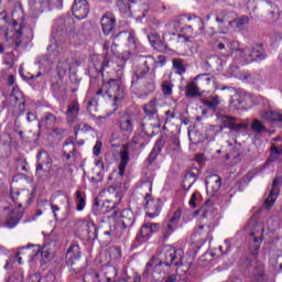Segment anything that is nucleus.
<instances>
[{
  "mask_svg": "<svg viewBox=\"0 0 282 282\" xmlns=\"http://www.w3.org/2000/svg\"><path fill=\"white\" fill-rule=\"evenodd\" d=\"M148 40L154 50H160V47H162V40L160 39V35L151 33L148 35Z\"/></svg>",
  "mask_w": 282,
  "mask_h": 282,
  "instance_id": "41",
  "label": "nucleus"
},
{
  "mask_svg": "<svg viewBox=\"0 0 282 282\" xmlns=\"http://www.w3.org/2000/svg\"><path fill=\"white\" fill-rule=\"evenodd\" d=\"M143 113L148 118H158V99H152L143 106Z\"/></svg>",
  "mask_w": 282,
  "mask_h": 282,
  "instance_id": "28",
  "label": "nucleus"
},
{
  "mask_svg": "<svg viewBox=\"0 0 282 282\" xmlns=\"http://www.w3.org/2000/svg\"><path fill=\"white\" fill-rule=\"evenodd\" d=\"M79 113H80V105L78 104V100L70 101L66 111L67 121L70 124H74V122L78 120Z\"/></svg>",
  "mask_w": 282,
  "mask_h": 282,
  "instance_id": "22",
  "label": "nucleus"
},
{
  "mask_svg": "<svg viewBox=\"0 0 282 282\" xmlns=\"http://www.w3.org/2000/svg\"><path fill=\"white\" fill-rule=\"evenodd\" d=\"M164 59L155 61L153 56H147L144 61V65L147 67V72L144 73H135L132 77V83H138V78H144L147 74H149V69H155V67H163Z\"/></svg>",
  "mask_w": 282,
  "mask_h": 282,
  "instance_id": "15",
  "label": "nucleus"
},
{
  "mask_svg": "<svg viewBox=\"0 0 282 282\" xmlns=\"http://www.w3.org/2000/svg\"><path fill=\"white\" fill-rule=\"evenodd\" d=\"M84 282H100V275L96 271H90L84 275Z\"/></svg>",
  "mask_w": 282,
  "mask_h": 282,
  "instance_id": "50",
  "label": "nucleus"
},
{
  "mask_svg": "<svg viewBox=\"0 0 282 282\" xmlns=\"http://www.w3.org/2000/svg\"><path fill=\"white\" fill-rule=\"evenodd\" d=\"M127 41L128 45L135 47V35L131 32L122 31L119 34L115 35V41Z\"/></svg>",
  "mask_w": 282,
  "mask_h": 282,
  "instance_id": "30",
  "label": "nucleus"
},
{
  "mask_svg": "<svg viewBox=\"0 0 282 282\" xmlns=\"http://www.w3.org/2000/svg\"><path fill=\"white\" fill-rule=\"evenodd\" d=\"M119 155H120L119 175L122 177V175H124L127 164H129V145L123 144L119 151Z\"/></svg>",
  "mask_w": 282,
  "mask_h": 282,
  "instance_id": "24",
  "label": "nucleus"
},
{
  "mask_svg": "<svg viewBox=\"0 0 282 282\" xmlns=\"http://www.w3.org/2000/svg\"><path fill=\"white\" fill-rule=\"evenodd\" d=\"M248 23H250V19L247 15H242L239 19H236L234 17V24H236V28H238V30H241V28H245V25H248Z\"/></svg>",
  "mask_w": 282,
  "mask_h": 282,
  "instance_id": "51",
  "label": "nucleus"
},
{
  "mask_svg": "<svg viewBox=\"0 0 282 282\" xmlns=\"http://www.w3.org/2000/svg\"><path fill=\"white\" fill-rule=\"evenodd\" d=\"M30 10L35 17L50 12L54 8H63V0H30Z\"/></svg>",
  "mask_w": 282,
  "mask_h": 282,
  "instance_id": "6",
  "label": "nucleus"
},
{
  "mask_svg": "<svg viewBox=\"0 0 282 282\" xmlns=\"http://www.w3.org/2000/svg\"><path fill=\"white\" fill-rule=\"evenodd\" d=\"M108 252L111 261H118L119 259H122V250L118 247H110Z\"/></svg>",
  "mask_w": 282,
  "mask_h": 282,
  "instance_id": "44",
  "label": "nucleus"
},
{
  "mask_svg": "<svg viewBox=\"0 0 282 282\" xmlns=\"http://www.w3.org/2000/svg\"><path fill=\"white\" fill-rule=\"evenodd\" d=\"M75 135H78V131H83L84 133H87V131H91V127L85 122L78 123L75 127Z\"/></svg>",
  "mask_w": 282,
  "mask_h": 282,
  "instance_id": "56",
  "label": "nucleus"
},
{
  "mask_svg": "<svg viewBox=\"0 0 282 282\" xmlns=\"http://www.w3.org/2000/svg\"><path fill=\"white\" fill-rule=\"evenodd\" d=\"M206 191L209 197H215L221 188V177L217 174L209 175L206 181Z\"/></svg>",
  "mask_w": 282,
  "mask_h": 282,
  "instance_id": "14",
  "label": "nucleus"
},
{
  "mask_svg": "<svg viewBox=\"0 0 282 282\" xmlns=\"http://www.w3.org/2000/svg\"><path fill=\"white\" fill-rule=\"evenodd\" d=\"M100 23L104 34L109 36V34H111L116 28V17H113L112 13H106L102 15Z\"/></svg>",
  "mask_w": 282,
  "mask_h": 282,
  "instance_id": "18",
  "label": "nucleus"
},
{
  "mask_svg": "<svg viewBox=\"0 0 282 282\" xmlns=\"http://www.w3.org/2000/svg\"><path fill=\"white\" fill-rule=\"evenodd\" d=\"M67 204L69 206V198L62 194H54L51 197L50 206L55 221H58V213H61V204Z\"/></svg>",
  "mask_w": 282,
  "mask_h": 282,
  "instance_id": "13",
  "label": "nucleus"
},
{
  "mask_svg": "<svg viewBox=\"0 0 282 282\" xmlns=\"http://www.w3.org/2000/svg\"><path fill=\"white\" fill-rule=\"evenodd\" d=\"M19 105L20 115L25 111V100H23V93L17 87L12 89V93L7 96V100L4 101V107H17Z\"/></svg>",
  "mask_w": 282,
  "mask_h": 282,
  "instance_id": "8",
  "label": "nucleus"
},
{
  "mask_svg": "<svg viewBox=\"0 0 282 282\" xmlns=\"http://www.w3.org/2000/svg\"><path fill=\"white\" fill-rule=\"evenodd\" d=\"M265 58V54L261 50V47H253V48H245V53L242 54V58H240V63H254V61H263Z\"/></svg>",
  "mask_w": 282,
  "mask_h": 282,
  "instance_id": "9",
  "label": "nucleus"
},
{
  "mask_svg": "<svg viewBox=\"0 0 282 282\" xmlns=\"http://www.w3.org/2000/svg\"><path fill=\"white\" fill-rule=\"evenodd\" d=\"M175 224L171 223V220L166 224V227L164 229L163 237L164 239H169L172 232H175Z\"/></svg>",
  "mask_w": 282,
  "mask_h": 282,
  "instance_id": "55",
  "label": "nucleus"
},
{
  "mask_svg": "<svg viewBox=\"0 0 282 282\" xmlns=\"http://www.w3.org/2000/svg\"><path fill=\"white\" fill-rule=\"evenodd\" d=\"M96 95L101 96L102 98H108V100L116 106L124 100V88L120 80L110 79L101 85Z\"/></svg>",
  "mask_w": 282,
  "mask_h": 282,
  "instance_id": "4",
  "label": "nucleus"
},
{
  "mask_svg": "<svg viewBox=\"0 0 282 282\" xmlns=\"http://www.w3.org/2000/svg\"><path fill=\"white\" fill-rule=\"evenodd\" d=\"M213 234V228L208 225H200L196 229V235L202 238L203 243H206Z\"/></svg>",
  "mask_w": 282,
  "mask_h": 282,
  "instance_id": "31",
  "label": "nucleus"
},
{
  "mask_svg": "<svg viewBox=\"0 0 282 282\" xmlns=\"http://www.w3.org/2000/svg\"><path fill=\"white\" fill-rule=\"evenodd\" d=\"M145 204V215L153 219V217H158L160 215V210H162V207L160 205V199H152L151 194L147 193L144 197Z\"/></svg>",
  "mask_w": 282,
  "mask_h": 282,
  "instance_id": "10",
  "label": "nucleus"
},
{
  "mask_svg": "<svg viewBox=\"0 0 282 282\" xmlns=\"http://www.w3.org/2000/svg\"><path fill=\"white\" fill-rule=\"evenodd\" d=\"M117 6L121 12H129L130 7L127 4V0H118Z\"/></svg>",
  "mask_w": 282,
  "mask_h": 282,
  "instance_id": "61",
  "label": "nucleus"
},
{
  "mask_svg": "<svg viewBox=\"0 0 282 282\" xmlns=\"http://www.w3.org/2000/svg\"><path fill=\"white\" fill-rule=\"evenodd\" d=\"M202 87L199 86L197 79H194L186 89V96H199Z\"/></svg>",
  "mask_w": 282,
  "mask_h": 282,
  "instance_id": "38",
  "label": "nucleus"
},
{
  "mask_svg": "<svg viewBox=\"0 0 282 282\" xmlns=\"http://www.w3.org/2000/svg\"><path fill=\"white\" fill-rule=\"evenodd\" d=\"M173 67L176 72V74H184L186 72V68H184V62L182 59L175 58L173 59Z\"/></svg>",
  "mask_w": 282,
  "mask_h": 282,
  "instance_id": "52",
  "label": "nucleus"
},
{
  "mask_svg": "<svg viewBox=\"0 0 282 282\" xmlns=\"http://www.w3.org/2000/svg\"><path fill=\"white\" fill-rule=\"evenodd\" d=\"M263 265H259L253 273L251 282H268V278L263 276Z\"/></svg>",
  "mask_w": 282,
  "mask_h": 282,
  "instance_id": "40",
  "label": "nucleus"
},
{
  "mask_svg": "<svg viewBox=\"0 0 282 282\" xmlns=\"http://www.w3.org/2000/svg\"><path fill=\"white\" fill-rule=\"evenodd\" d=\"M159 30H161L163 39H166V36H175L177 25H175V22H169L164 26H160Z\"/></svg>",
  "mask_w": 282,
  "mask_h": 282,
  "instance_id": "33",
  "label": "nucleus"
},
{
  "mask_svg": "<svg viewBox=\"0 0 282 282\" xmlns=\"http://www.w3.org/2000/svg\"><path fill=\"white\" fill-rule=\"evenodd\" d=\"M102 151V142L101 141H96L94 148H93V153L96 158H98V155H100Z\"/></svg>",
  "mask_w": 282,
  "mask_h": 282,
  "instance_id": "62",
  "label": "nucleus"
},
{
  "mask_svg": "<svg viewBox=\"0 0 282 282\" xmlns=\"http://www.w3.org/2000/svg\"><path fill=\"white\" fill-rule=\"evenodd\" d=\"M274 155H282V148H271V158L267 161V164H270V162H274V160H276V156Z\"/></svg>",
  "mask_w": 282,
  "mask_h": 282,
  "instance_id": "58",
  "label": "nucleus"
},
{
  "mask_svg": "<svg viewBox=\"0 0 282 282\" xmlns=\"http://www.w3.org/2000/svg\"><path fill=\"white\" fill-rule=\"evenodd\" d=\"M104 235L107 237H120V234H118V228L116 226L110 227V230L105 231Z\"/></svg>",
  "mask_w": 282,
  "mask_h": 282,
  "instance_id": "64",
  "label": "nucleus"
},
{
  "mask_svg": "<svg viewBox=\"0 0 282 282\" xmlns=\"http://www.w3.org/2000/svg\"><path fill=\"white\" fill-rule=\"evenodd\" d=\"M66 259L70 265H74V263L80 260V247L78 245L70 246L66 252Z\"/></svg>",
  "mask_w": 282,
  "mask_h": 282,
  "instance_id": "27",
  "label": "nucleus"
},
{
  "mask_svg": "<svg viewBox=\"0 0 282 282\" xmlns=\"http://www.w3.org/2000/svg\"><path fill=\"white\" fill-rule=\"evenodd\" d=\"M119 129L123 133H131L133 131V119L129 115H123L119 119Z\"/></svg>",
  "mask_w": 282,
  "mask_h": 282,
  "instance_id": "26",
  "label": "nucleus"
},
{
  "mask_svg": "<svg viewBox=\"0 0 282 282\" xmlns=\"http://www.w3.org/2000/svg\"><path fill=\"white\" fill-rule=\"evenodd\" d=\"M117 6L121 12H129L130 7L127 4V0H118Z\"/></svg>",
  "mask_w": 282,
  "mask_h": 282,
  "instance_id": "60",
  "label": "nucleus"
},
{
  "mask_svg": "<svg viewBox=\"0 0 282 282\" xmlns=\"http://www.w3.org/2000/svg\"><path fill=\"white\" fill-rule=\"evenodd\" d=\"M182 218V209H176L173 217L170 219V224L177 225V221Z\"/></svg>",
  "mask_w": 282,
  "mask_h": 282,
  "instance_id": "63",
  "label": "nucleus"
},
{
  "mask_svg": "<svg viewBox=\"0 0 282 282\" xmlns=\"http://www.w3.org/2000/svg\"><path fill=\"white\" fill-rule=\"evenodd\" d=\"M261 118L267 122H282V115L272 110L263 112Z\"/></svg>",
  "mask_w": 282,
  "mask_h": 282,
  "instance_id": "34",
  "label": "nucleus"
},
{
  "mask_svg": "<svg viewBox=\"0 0 282 282\" xmlns=\"http://www.w3.org/2000/svg\"><path fill=\"white\" fill-rule=\"evenodd\" d=\"M13 22L8 23V15L6 13L0 14V30H7L6 39L9 45L14 47H21L24 43L32 40V30L25 24V13L23 12V6L17 3L12 11Z\"/></svg>",
  "mask_w": 282,
  "mask_h": 282,
  "instance_id": "1",
  "label": "nucleus"
},
{
  "mask_svg": "<svg viewBox=\"0 0 282 282\" xmlns=\"http://www.w3.org/2000/svg\"><path fill=\"white\" fill-rule=\"evenodd\" d=\"M161 257H163V262H159L154 265V272H162L165 268H171V265H184V250L175 249L171 245L163 247Z\"/></svg>",
  "mask_w": 282,
  "mask_h": 282,
  "instance_id": "3",
  "label": "nucleus"
},
{
  "mask_svg": "<svg viewBox=\"0 0 282 282\" xmlns=\"http://www.w3.org/2000/svg\"><path fill=\"white\" fill-rule=\"evenodd\" d=\"M151 237V230L149 226L145 224L141 227L140 234L138 235L139 241H147Z\"/></svg>",
  "mask_w": 282,
  "mask_h": 282,
  "instance_id": "47",
  "label": "nucleus"
},
{
  "mask_svg": "<svg viewBox=\"0 0 282 282\" xmlns=\"http://www.w3.org/2000/svg\"><path fill=\"white\" fill-rule=\"evenodd\" d=\"M195 79L200 86V89H207L208 86H210V83H213L214 77L208 74H203V75L196 76Z\"/></svg>",
  "mask_w": 282,
  "mask_h": 282,
  "instance_id": "36",
  "label": "nucleus"
},
{
  "mask_svg": "<svg viewBox=\"0 0 282 282\" xmlns=\"http://www.w3.org/2000/svg\"><path fill=\"white\" fill-rule=\"evenodd\" d=\"M161 151H162V148L160 147V144L156 143L148 158V161L150 164H153V162L158 160V155H160Z\"/></svg>",
  "mask_w": 282,
  "mask_h": 282,
  "instance_id": "49",
  "label": "nucleus"
},
{
  "mask_svg": "<svg viewBox=\"0 0 282 282\" xmlns=\"http://www.w3.org/2000/svg\"><path fill=\"white\" fill-rule=\"evenodd\" d=\"M235 12L223 10L216 13V23L221 32L226 34L230 31V28L234 25Z\"/></svg>",
  "mask_w": 282,
  "mask_h": 282,
  "instance_id": "7",
  "label": "nucleus"
},
{
  "mask_svg": "<svg viewBox=\"0 0 282 282\" xmlns=\"http://www.w3.org/2000/svg\"><path fill=\"white\" fill-rule=\"evenodd\" d=\"M94 67H95L96 72L98 74H100V72H105V69H107V67H109V59H107V57H105L102 55H98L95 57Z\"/></svg>",
  "mask_w": 282,
  "mask_h": 282,
  "instance_id": "32",
  "label": "nucleus"
},
{
  "mask_svg": "<svg viewBox=\"0 0 282 282\" xmlns=\"http://www.w3.org/2000/svg\"><path fill=\"white\" fill-rule=\"evenodd\" d=\"M104 193L106 200L101 205L98 200H96L95 206H97L101 215H107V213H111V210H113V208H116V206L120 204V199H122V196H120V193L113 187H109Z\"/></svg>",
  "mask_w": 282,
  "mask_h": 282,
  "instance_id": "5",
  "label": "nucleus"
},
{
  "mask_svg": "<svg viewBox=\"0 0 282 282\" xmlns=\"http://www.w3.org/2000/svg\"><path fill=\"white\" fill-rule=\"evenodd\" d=\"M217 122L221 129H231L232 131H239V129H246V124L235 123V118L219 115L217 116Z\"/></svg>",
  "mask_w": 282,
  "mask_h": 282,
  "instance_id": "16",
  "label": "nucleus"
},
{
  "mask_svg": "<svg viewBox=\"0 0 282 282\" xmlns=\"http://www.w3.org/2000/svg\"><path fill=\"white\" fill-rule=\"evenodd\" d=\"M221 100L219 99V96H212L208 100L204 101L205 107L208 109H215L219 107Z\"/></svg>",
  "mask_w": 282,
  "mask_h": 282,
  "instance_id": "43",
  "label": "nucleus"
},
{
  "mask_svg": "<svg viewBox=\"0 0 282 282\" xmlns=\"http://www.w3.org/2000/svg\"><path fill=\"white\" fill-rule=\"evenodd\" d=\"M72 12L75 19H78L79 21L87 19L89 14V2H87V0H75L73 3Z\"/></svg>",
  "mask_w": 282,
  "mask_h": 282,
  "instance_id": "11",
  "label": "nucleus"
},
{
  "mask_svg": "<svg viewBox=\"0 0 282 282\" xmlns=\"http://www.w3.org/2000/svg\"><path fill=\"white\" fill-rule=\"evenodd\" d=\"M72 69V64L69 63V59H62L57 64V74L61 78L63 76L67 75V72Z\"/></svg>",
  "mask_w": 282,
  "mask_h": 282,
  "instance_id": "35",
  "label": "nucleus"
},
{
  "mask_svg": "<svg viewBox=\"0 0 282 282\" xmlns=\"http://www.w3.org/2000/svg\"><path fill=\"white\" fill-rule=\"evenodd\" d=\"M247 230H249L250 237L252 239H262L263 241V232H265V227L262 223L250 221L247 226Z\"/></svg>",
  "mask_w": 282,
  "mask_h": 282,
  "instance_id": "21",
  "label": "nucleus"
},
{
  "mask_svg": "<svg viewBox=\"0 0 282 282\" xmlns=\"http://www.w3.org/2000/svg\"><path fill=\"white\" fill-rule=\"evenodd\" d=\"M279 197V181L274 180L268 198L264 202L265 208H272Z\"/></svg>",
  "mask_w": 282,
  "mask_h": 282,
  "instance_id": "25",
  "label": "nucleus"
},
{
  "mask_svg": "<svg viewBox=\"0 0 282 282\" xmlns=\"http://www.w3.org/2000/svg\"><path fill=\"white\" fill-rule=\"evenodd\" d=\"M67 147H69V142H65L64 144V156L66 160H72V158H77L76 155V148H74V144L70 145V150H67Z\"/></svg>",
  "mask_w": 282,
  "mask_h": 282,
  "instance_id": "46",
  "label": "nucleus"
},
{
  "mask_svg": "<svg viewBox=\"0 0 282 282\" xmlns=\"http://www.w3.org/2000/svg\"><path fill=\"white\" fill-rule=\"evenodd\" d=\"M56 124V117L50 112L45 113L39 123L40 129H52Z\"/></svg>",
  "mask_w": 282,
  "mask_h": 282,
  "instance_id": "29",
  "label": "nucleus"
},
{
  "mask_svg": "<svg viewBox=\"0 0 282 282\" xmlns=\"http://www.w3.org/2000/svg\"><path fill=\"white\" fill-rule=\"evenodd\" d=\"M194 23L196 28H198V30L193 31V26L191 25L185 28V33L188 35L189 39H195L199 36V34H204V30L206 28V25L204 24V20H202V18L194 17Z\"/></svg>",
  "mask_w": 282,
  "mask_h": 282,
  "instance_id": "23",
  "label": "nucleus"
},
{
  "mask_svg": "<svg viewBox=\"0 0 282 282\" xmlns=\"http://www.w3.org/2000/svg\"><path fill=\"white\" fill-rule=\"evenodd\" d=\"M261 243H263L262 239L252 238V241L249 243L250 254H253V256L259 254V250H261Z\"/></svg>",
  "mask_w": 282,
  "mask_h": 282,
  "instance_id": "39",
  "label": "nucleus"
},
{
  "mask_svg": "<svg viewBox=\"0 0 282 282\" xmlns=\"http://www.w3.org/2000/svg\"><path fill=\"white\" fill-rule=\"evenodd\" d=\"M162 91L164 96H171V94H173V84H171L170 82H164L162 84Z\"/></svg>",
  "mask_w": 282,
  "mask_h": 282,
  "instance_id": "57",
  "label": "nucleus"
},
{
  "mask_svg": "<svg viewBox=\"0 0 282 282\" xmlns=\"http://www.w3.org/2000/svg\"><path fill=\"white\" fill-rule=\"evenodd\" d=\"M34 193H36V189L32 192L23 189L20 192L19 189L11 188L13 205L4 208V210H9L10 213L7 218V226H9V228H14V226L19 224V220L23 217V204H30L32 197H34Z\"/></svg>",
  "mask_w": 282,
  "mask_h": 282,
  "instance_id": "2",
  "label": "nucleus"
},
{
  "mask_svg": "<svg viewBox=\"0 0 282 282\" xmlns=\"http://www.w3.org/2000/svg\"><path fill=\"white\" fill-rule=\"evenodd\" d=\"M75 203L77 204L76 210H78V213L85 210V206H87V198L80 191L75 193Z\"/></svg>",
  "mask_w": 282,
  "mask_h": 282,
  "instance_id": "37",
  "label": "nucleus"
},
{
  "mask_svg": "<svg viewBox=\"0 0 282 282\" xmlns=\"http://www.w3.org/2000/svg\"><path fill=\"white\" fill-rule=\"evenodd\" d=\"M135 221V217L133 216V212L126 209L121 213L119 218V228L121 230H127V228H131L133 226V223Z\"/></svg>",
  "mask_w": 282,
  "mask_h": 282,
  "instance_id": "20",
  "label": "nucleus"
},
{
  "mask_svg": "<svg viewBox=\"0 0 282 282\" xmlns=\"http://www.w3.org/2000/svg\"><path fill=\"white\" fill-rule=\"evenodd\" d=\"M199 202H202V194H199V192H195L192 194V196L188 200V205L192 208H197V206H199Z\"/></svg>",
  "mask_w": 282,
  "mask_h": 282,
  "instance_id": "48",
  "label": "nucleus"
},
{
  "mask_svg": "<svg viewBox=\"0 0 282 282\" xmlns=\"http://www.w3.org/2000/svg\"><path fill=\"white\" fill-rule=\"evenodd\" d=\"M251 128L256 133H263V131H265V126H263V123L259 121V119H256L252 122Z\"/></svg>",
  "mask_w": 282,
  "mask_h": 282,
  "instance_id": "53",
  "label": "nucleus"
},
{
  "mask_svg": "<svg viewBox=\"0 0 282 282\" xmlns=\"http://www.w3.org/2000/svg\"><path fill=\"white\" fill-rule=\"evenodd\" d=\"M188 138H189L192 144H199V142H202V137L197 135V132H195V131L188 132Z\"/></svg>",
  "mask_w": 282,
  "mask_h": 282,
  "instance_id": "59",
  "label": "nucleus"
},
{
  "mask_svg": "<svg viewBox=\"0 0 282 282\" xmlns=\"http://www.w3.org/2000/svg\"><path fill=\"white\" fill-rule=\"evenodd\" d=\"M155 265V260L151 259L150 261L147 262L145 268L142 273V279H149L151 274H153V268Z\"/></svg>",
  "mask_w": 282,
  "mask_h": 282,
  "instance_id": "45",
  "label": "nucleus"
},
{
  "mask_svg": "<svg viewBox=\"0 0 282 282\" xmlns=\"http://www.w3.org/2000/svg\"><path fill=\"white\" fill-rule=\"evenodd\" d=\"M39 252H41V246L39 245H28L26 247H22L19 249L17 257L21 254L23 259H26V261H32L34 257L39 256Z\"/></svg>",
  "mask_w": 282,
  "mask_h": 282,
  "instance_id": "17",
  "label": "nucleus"
},
{
  "mask_svg": "<svg viewBox=\"0 0 282 282\" xmlns=\"http://www.w3.org/2000/svg\"><path fill=\"white\" fill-rule=\"evenodd\" d=\"M50 166H52V159L45 151H41L37 154L36 175H43V173H50Z\"/></svg>",
  "mask_w": 282,
  "mask_h": 282,
  "instance_id": "12",
  "label": "nucleus"
},
{
  "mask_svg": "<svg viewBox=\"0 0 282 282\" xmlns=\"http://www.w3.org/2000/svg\"><path fill=\"white\" fill-rule=\"evenodd\" d=\"M243 80H246V83L257 85L258 83H261V80H263V76H261V74L259 73L248 74L243 76Z\"/></svg>",
  "mask_w": 282,
  "mask_h": 282,
  "instance_id": "42",
  "label": "nucleus"
},
{
  "mask_svg": "<svg viewBox=\"0 0 282 282\" xmlns=\"http://www.w3.org/2000/svg\"><path fill=\"white\" fill-rule=\"evenodd\" d=\"M223 41L226 43L227 47L235 54V58H238L241 63V58L246 53V47L241 46L237 41H230L228 37H223Z\"/></svg>",
  "mask_w": 282,
  "mask_h": 282,
  "instance_id": "19",
  "label": "nucleus"
},
{
  "mask_svg": "<svg viewBox=\"0 0 282 282\" xmlns=\"http://www.w3.org/2000/svg\"><path fill=\"white\" fill-rule=\"evenodd\" d=\"M241 96L236 95L230 100V107L231 109H240L242 105Z\"/></svg>",
  "mask_w": 282,
  "mask_h": 282,
  "instance_id": "54",
  "label": "nucleus"
}]
</instances>
